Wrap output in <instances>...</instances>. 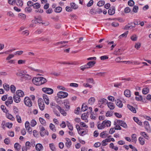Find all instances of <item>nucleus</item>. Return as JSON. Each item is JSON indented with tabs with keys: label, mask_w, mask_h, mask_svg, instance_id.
<instances>
[{
	"label": "nucleus",
	"mask_w": 151,
	"mask_h": 151,
	"mask_svg": "<svg viewBox=\"0 0 151 151\" xmlns=\"http://www.w3.org/2000/svg\"><path fill=\"white\" fill-rule=\"evenodd\" d=\"M33 83L37 86H40L47 82V80L45 78L41 77L34 78L32 80Z\"/></svg>",
	"instance_id": "obj_1"
},
{
	"label": "nucleus",
	"mask_w": 151,
	"mask_h": 151,
	"mask_svg": "<svg viewBox=\"0 0 151 151\" xmlns=\"http://www.w3.org/2000/svg\"><path fill=\"white\" fill-rule=\"evenodd\" d=\"M57 95L59 98L63 99L67 97L68 96V94L67 92L60 91L57 93Z\"/></svg>",
	"instance_id": "obj_2"
},
{
	"label": "nucleus",
	"mask_w": 151,
	"mask_h": 151,
	"mask_svg": "<svg viewBox=\"0 0 151 151\" xmlns=\"http://www.w3.org/2000/svg\"><path fill=\"white\" fill-rule=\"evenodd\" d=\"M24 102L25 105L29 107L32 105V102L31 99L28 97H25L24 100Z\"/></svg>",
	"instance_id": "obj_3"
},
{
	"label": "nucleus",
	"mask_w": 151,
	"mask_h": 151,
	"mask_svg": "<svg viewBox=\"0 0 151 151\" xmlns=\"http://www.w3.org/2000/svg\"><path fill=\"white\" fill-rule=\"evenodd\" d=\"M42 90L44 93L49 94H51L53 92V90L49 88H42Z\"/></svg>",
	"instance_id": "obj_4"
},
{
	"label": "nucleus",
	"mask_w": 151,
	"mask_h": 151,
	"mask_svg": "<svg viewBox=\"0 0 151 151\" xmlns=\"http://www.w3.org/2000/svg\"><path fill=\"white\" fill-rule=\"evenodd\" d=\"M38 104L40 109L43 111L45 109V104L43 100L40 98L38 100Z\"/></svg>",
	"instance_id": "obj_5"
},
{
	"label": "nucleus",
	"mask_w": 151,
	"mask_h": 151,
	"mask_svg": "<svg viewBox=\"0 0 151 151\" xmlns=\"http://www.w3.org/2000/svg\"><path fill=\"white\" fill-rule=\"evenodd\" d=\"M144 127L148 132H150V128L149 122L147 121H145L144 122Z\"/></svg>",
	"instance_id": "obj_6"
},
{
	"label": "nucleus",
	"mask_w": 151,
	"mask_h": 151,
	"mask_svg": "<svg viewBox=\"0 0 151 151\" xmlns=\"http://www.w3.org/2000/svg\"><path fill=\"white\" fill-rule=\"evenodd\" d=\"M117 123H118L122 127L125 128H126L127 127V125L126 123L122 120H117Z\"/></svg>",
	"instance_id": "obj_7"
},
{
	"label": "nucleus",
	"mask_w": 151,
	"mask_h": 151,
	"mask_svg": "<svg viewBox=\"0 0 151 151\" xmlns=\"http://www.w3.org/2000/svg\"><path fill=\"white\" fill-rule=\"evenodd\" d=\"M18 96L21 97H23L24 96V93L21 90H18L16 91V94Z\"/></svg>",
	"instance_id": "obj_8"
},
{
	"label": "nucleus",
	"mask_w": 151,
	"mask_h": 151,
	"mask_svg": "<svg viewBox=\"0 0 151 151\" xmlns=\"http://www.w3.org/2000/svg\"><path fill=\"white\" fill-rule=\"evenodd\" d=\"M35 148L37 151H40L42 150L43 147L41 144L38 143L36 145Z\"/></svg>",
	"instance_id": "obj_9"
},
{
	"label": "nucleus",
	"mask_w": 151,
	"mask_h": 151,
	"mask_svg": "<svg viewBox=\"0 0 151 151\" xmlns=\"http://www.w3.org/2000/svg\"><path fill=\"white\" fill-rule=\"evenodd\" d=\"M13 98L14 101L16 103H19L21 101L20 97L17 95H14Z\"/></svg>",
	"instance_id": "obj_10"
},
{
	"label": "nucleus",
	"mask_w": 151,
	"mask_h": 151,
	"mask_svg": "<svg viewBox=\"0 0 151 151\" xmlns=\"http://www.w3.org/2000/svg\"><path fill=\"white\" fill-rule=\"evenodd\" d=\"M104 122V121H103L102 123L98 124L97 127L99 129H103L106 127Z\"/></svg>",
	"instance_id": "obj_11"
},
{
	"label": "nucleus",
	"mask_w": 151,
	"mask_h": 151,
	"mask_svg": "<svg viewBox=\"0 0 151 151\" xmlns=\"http://www.w3.org/2000/svg\"><path fill=\"white\" fill-rule=\"evenodd\" d=\"M57 108L60 111V113L64 116H65L66 115V113L64 109H62L61 108L60 106H58Z\"/></svg>",
	"instance_id": "obj_12"
},
{
	"label": "nucleus",
	"mask_w": 151,
	"mask_h": 151,
	"mask_svg": "<svg viewBox=\"0 0 151 151\" xmlns=\"http://www.w3.org/2000/svg\"><path fill=\"white\" fill-rule=\"evenodd\" d=\"M65 140L66 141V142L65 143V145L68 148H69L71 145V142L68 138H66Z\"/></svg>",
	"instance_id": "obj_13"
},
{
	"label": "nucleus",
	"mask_w": 151,
	"mask_h": 151,
	"mask_svg": "<svg viewBox=\"0 0 151 151\" xmlns=\"http://www.w3.org/2000/svg\"><path fill=\"white\" fill-rule=\"evenodd\" d=\"M116 105L119 108H122L123 106V104L122 101L119 99L115 100Z\"/></svg>",
	"instance_id": "obj_14"
},
{
	"label": "nucleus",
	"mask_w": 151,
	"mask_h": 151,
	"mask_svg": "<svg viewBox=\"0 0 151 151\" xmlns=\"http://www.w3.org/2000/svg\"><path fill=\"white\" fill-rule=\"evenodd\" d=\"M115 8L114 7H112L109 9L108 11V13L110 15H112L115 13Z\"/></svg>",
	"instance_id": "obj_15"
},
{
	"label": "nucleus",
	"mask_w": 151,
	"mask_h": 151,
	"mask_svg": "<svg viewBox=\"0 0 151 151\" xmlns=\"http://www.w3.org/2000/svg\"><path fill=\"white\" fill-rule=\"evenodd\" d=\"M106 103V104L108 103L107 100L103 98L99 99L98 101V104L100 105Z\"/></svg>",
	"instance_id": "obj_16"
},
{
	"label": "nucleus",
	"mask_w": 151,
	"mask_h": 151,
	"mask_svg": "<svg viewBox=\"0 0 151 151\" xmlns=\"http://www.w3.org/2000/svg\"><path fill=\"white\" fill-rule=\"evenodd\" d=\"M124 95L127 97H129L131 96V91L127 89L124 92Z\"/></svg>",
	"instance_id": "obj_17"
},
{
	"label": "nucleus",
	"mask_w": 151,
	"mask_h": 151,
	"mask_svg": "<svg viewBox=\"0 0 151 151\" xmlns=\"http://www.w3.org/2000/svg\"><path fill=\"white\" fill-rule=\"evenodd\" d=\"M107 106L111 110H113L115 108V106L114 104L111 102H109V103H107Z\"/></svg>",
	"instance_id": "obj_18"
},
{
	"label": "nucleus",
	"mask_w": 151,
	"mask_h": 151,
	"mask_svg": "<svg viewBox=\"0 0 151 151\" xmlns=\"http://www.w3.org/2000/svg\"><path fill=\"white\" fill-rule=\"evenodd\" d=\"M96 63V62L95 61H92L89 62L87 63L89 68L93 67L94 65Z\"/></svg>",
	"instance_id": "obj_19"
},
{
	"label": "nucleus",
	"mask_w": 151,
	"mask_h": 151,
	"mask_svg": "<svg viewBox=\"0 0 151 151\" xmlns=\"http://www.w3.org/2000/svg\"><path fill=\"white\" fill-rule=\"evenodd\" d=\"M133 119L134 121L139 125L141 126L142 125V122L141 121H140L138 118L136 117H134Z\"/></svg>",
	"instance_id": "obj_20"
},
{
	"label": "nucleus",
	"mask_w": 151,
	"mask_h": 151,
	"mask_svg": "<svg viewBox=\"0 0 151 151\" xmlns=\"http://www.w3.org/2000/svg\"><path fill=\"white\" fill-rule=\"evenodd\" d=\"M127 107L133 113H136V111L135 108L134 107L132 106L129 105H128Z\"/></svg>",
	"instance_id": "obj_21"
},
{
	"label": "nucleus",
	"mask_w": 151,
	"mask_h": 151,
	"mask_svg": "<svg viewBox=\"0 0 151 151\" xmlns=\"http://www.w3.org/2000/svg\"><path fill=\"white\" fill-rule=\"evenodd\" d=\"M16 3L18 6L22 7L23 5V1L22 0H16Z\"/></svg>",
	"instance_id": "obj_22"
},
{
	"label": "nucleus",
	"mask_w": 151,
	"mask_h": 151,
	"mask_svg": "<svg viewBox=\"0 0 151 151\" xmlns=\"http://www.w3.org/2000/svg\"><path fill=\"white\" fill-rule=\"evenodd\" d=\"M135 27V25H130L129 24H127L125 26L124 28V29H132L134 28Z\"/></svg>",
	"instance_id": "obj_23"
},
{
	"label": "nucleus",
	"mask_w": 151,
	"mask_h": 151,
	"mask_svg": "<svg viewBox=\"0 0 151 151\" xmlns=\"http://www.w3.org/2000/svg\"><path fill=\"white\" fill-rule=\"evenodd\" d=\"M6 117L9 119L12 120H13L14 119V118L12 115L10 114L8 112L6 113Z\"/></svg>",
	"instance_id": "obj_24"
},
{
	"label": "nucleus",
	"mask_w": 151,
	"mask_h": 151,
	"mask_svg": "<svg viewBox=\"0 0 151 151\" xmlns=\"http://www.w3.org/2000/svg\"><path fill=\"white\" fill-rule=\"evenodd\" d=\"M131 137L132 139V142L135 143L137 140L136 134H132Z\"/></svg>",
	"instance_id": "obj_25"
},
{
	"label": "nucleus",
	"mask_w": 151,
	"mask_h": 151,
	"mask_svg": "<svg viewBox=\"0 0 151 151\" xmlns=\"http://www.w3.org/2000/svg\"><path fill=\"white\" fill-rule=\"evenodd\" d=\"M149 89L148 88H145L142 90V92L144 94H146L149 92Z\"/></svg>",
	"instance_id": "obj_26"
},
{
	"label": "nucleus",
	"mask_w": 151,
	"mask_h": 151,
	"mask_svg": "<svg viewBox=\"0 0 151 151\" xmlns=\"http://www.w3.org/2000/svg\"><path fill=\"white\" fill-rule=\"evenodd\" d=\"M14 147L16 150L19 151L20 150L21 146L19 143H16L14 144Z\"/></svg>",
	"instance_id": "obj_27"
},
{
	"label": "nucleus",
	"mask_w": 151,
	"mask_h": 151,
	"mask_svg": "<svg viewBox=\"0 0 151 151\" xmlns=\"http://www.w3.org/2000/svg\"><path fill=\"white\" fill-rule=\"evenodd\" d=\"M109 147L111 148L112 149H114L116 151H117L118 150V147H115L114 146V144L113 143H111L109 145Z\"/></svg>",
	"instance_id": "obj_28"
},
{
	"label": "nucleus",
	"mask_w": 151,
	"mask_h": 151,
	"mask_svg": "<svg viewBox=\"0 0 151 151\" xmlns=\"http://www.w3.org/2000/svg\"><path fill=\"white\" fill-rule=\"evenodd\" d=\"M111 141L110 139H106L104 140H103L102 143V145L104 146H106V145L107 144V142H109Z\"/></svg>",
	"instance_id": "obj_29"
},
{
	"label": "nucleus",
	"mask_w": 151,
	"mask_h": 151,
	"mask_svg": "<svg viewBox=\"0 0 151 151\" xmlns=\"http://www.w3.org/2000/svg\"><path fill=\"white\" fill-rule=\"evenodd\" d=\"M95 101V98L94 97H91L88 100V103L89 104L92 105L93 104Z\"/></svg>",
	"instance_id": "obj_30"
},
{
	"label": "nucleus",
	"mask_w": 151,
	"mask_h": 151,
	"mask_svg": "<svg viewBox=\"0 0 151 151\" xmlns=\"http://www.w3.org/2000/svg\"><path fill=\"white\" fill-rule=\"evenodd\" d=\"M1 108L3 111V112L6 113L9 112V110L7 109L5 106L3 105H1Z\"/></svg>",
	"instance_id": "obj_31"
},
{
	"label": "nucleus",
	"mask_w": 151,
	"mask_h": 151,
	"mask_svg": "<svg viewBox=\"0 0 151 151\" xmlns=\"http://www.w3.org/2000/svg\"><path fill=\"white\" fill-rule=\"evenodd\" d=\"M139 143L141 145H143L145 143V139L142 137H140L139 138Z\"/></svg>",
	"instance_id": "obj_32"
},
{
	"label": "nucleus",
	"mask_w": 151,
	"mask_h": 151,
	"mask_svg": "<svg viewBox=\"0 0 151 151\" xmlns=\"http://www.w3.org/2000/svg\"><path fill=\"white\" fill-rule=\"evenodd\" d=\"M106 131H105L102 132L100 134V136L102 138H105L108 135V134H106Z\"/></svg>",
	"instance_id": "obj_33"
},
{
	"label": "nucleus",
	"mask_w": 151,
	"mask_h": 151,
	"mask_svg": "<svg viewBox=\"0 0 151 151\" xmlns=\"http://www.w3.org/2000/svg\"><path fill=\"white\" fill-rule=\"evenodd\" d=\"M40 133L41 136L42 137L44 136L45 134L48 135L49 134L47 130L45 131V132H40Z\"/></svg>",
	"instance_id": "obj_34"
},
{
	"label": "nucleus",
	"mask_w": 151,
	"mask_h": 151,
	"mask_svg": "<svg viewBox=\"0 0 151 151\" xmlns=\"http://www.w3.org/2000/svg\"><path fill=\"white\" fill-rule=\"evenodd\" d=\"M130 39L133 41H136L137 40V37L136 35L134 34L131 36Z\"/></svg>",
	"instance_id": "obj_35"
},
{
	"label": "nucleus",
	"mask_w": 151,
	"mask_h": 151,
	"mask_svg": "<svg viewBox=\"0 0 151 151\" xmlns=\"http://www.w3.org/2000/svg\"><path fill=\"white\" fill-rule=\"evenodd\" d=\"M105 3V1L104 0L100 1L98 2L97 5L99 6H101L104 5Z\"/></svg>",
	"instance_id": "obj_36"
},
{
	"label": "nucleus",
	"mask_w": 151,
	"mask_h": 151,
	"mask_svg": "<svg viewBox=\"0 0 151 151\" xmlns=\"http://www.w3.org/2000/svg\"><path fill=\"white\" fill-rule=\"evenodd\" d=\"M88 109V107L84 104H83L82 106L81 110L83 111H85Z\"/></svg>",
	"instance_id": "obj_37"
},
{
	"label": "nucleus",
	"mask_w": 151,
	"mask_h": 151,
	"mask_svg": "<svg viewBox=\"0 0 151 151\" xmlns=\"http://www.w3.org/2000/svg\"><path fill=\"white\" fill-rule=\"evenodd\" d=\"M64 104L65 106L66 109H69L70 107L69 103L67 101L64 102Z\"/></svg>",
	"instance_id": "obj_38"
},
{
	"label": "nucleus",
	"mask_w": 151,
	"mask_h": 151,
	"mask_svg": "<svg viewBox=\"0 0 151 151\" xmlns=\"http://www.w3.org/2000/svg\"><path fill=\"white\" fill-rule=\"evenodd\" d=\"M70 5L72 8L74 9H77L78 8L77 5L75 4V3H72L70 4Z\"/></svg>",
	"instance_id": "obj_39"
},
{
	"label": "nucleus",
	"mask_w": 151,
	"mask_h": 151,
	"mask_svg": "<svg viewBox=\"0 0 151 151\" xmlns=\"http://www.w3.org/2000/svg\"><path fill=\"white\" fill-rule=\"evenodd\" d=\"M140 134L143 136V137L145 139H148L149 138V137L147 135V134L145 132H141L140 133Z\"/></svg>",
	"instance_id": "obj_40"
},
{
	"label": "nucleus",
	"mask_w": 151,
	"mask_h": 151,
	"mask_svg": "<svg viewBox=\"0 0 151 151\" xmlns=\"http://www.w3.org/2000/svg\"><path fill=\"white\" fill-rule=\"evenodd\" d=\"M62 10V8L60 6H58L56 7L55 9V12L57 13H60L61 12Z\"/></svg>",
	"instance_id": "obj_41"
},
{
	"label": "nucleus",
	"mask_w": 151,
	"mask_h": 151,
	"mask_svg": "<svg viewBox=\"0 0 151 151\" xmlns=\"http://www.w3.org/2000/svg\"><path fill=\"white\" fill-rule=\"evenodd\" d=\"M128 31H127L126 32H125L124 33L120 35L119 37V39H121L123 37H126L127 36V35L128 34Z\"/></svg>",
	"instance_id": "obj_42"
},
{
	"label": "nucleus",
	"mask_w": 151,
	"mask_h": 151,
	"mask_svg": "<svg viewBox=\"0 0 151 151\" xmlns=\"http://www.w3.org/2000/svg\"><path fill=\"white\" fill-rule=\"evenodd\" d=\"M67 126L69 129L70 131H72L73 129V127L72 125L68 122H67Z\"/></svg>",
	"instance_id": "obj_43"
},
{
	"label": "nucleus",
	"mask_w": 151,
	"mask_h": 151,
	"mask_svg": "<svg viewBox=\"0 0 151 151\" xmlns=\"http://www.w3.org/2000/svg\"><path fill=\"white\" fill-rule=\"evenodd\" d=\"M4 89L6 91H8L9 89V85L6 83H5L3 85Z\"/></svg>",
	"instance_id": "obj_44"
},
{
	"label": "nucleus",
	"mask_w": 151,
	"mask_h": 151,
	"mask_svg": "<svg viewBox=\"0 0 151 151\" xmlns=\"http://www.w3.org/2000/svg\"><path fill=\"white\" fill-rule=\"evenodd\" d=\"M86 82L87 83H93L94 84V83H93L94 81L93 79L92 78H87L86 79Z\"/></svg>",
	"instance_id": "obj_45"
},
{
	"label": "nucleus",
	"mask_w": 151,
	"mask_h": 151,
	"mask_svg": "<svg viewBox=\"0 0 151 151\" xmlns=\"http://www.w3.org/2000/svg\"><path fill=\"white\" fill-rule=\"evenodd\" d=\"M49 146L50 149L52 151H56V149L53 144H50Z\"/></svg>",
	"instance_id": "obj_46"
},
{
	"label": "nucleus",
	"mask_w": 151,
	"mask_h": 151,
	"mask_svg": "<svg viewBox=\"0 0 151 151\" xmlns=\"http://www.w3.org/2000/svg\"><path fill=\"white\" fill-rule=\"evenodd\" d=\"M39 120L40 123L43 125H45L46 124V121L43 118L40 117L39 119Z\"/></svg>",
	"instance_id": "obj_47"
},
{
	"label": "nucleus",
	"mask_w": 151,
	"mask_h": 151,
	"mask_svg": "<svg viewBox=\"0 0 151 151\" xmlns=\"http://www.w3.org/2000/svg\"><path fill=\"white\" fill-rule=\"evenodd\" d=\"M40 7V5L39 3H35L33 7L35 9H38Z\"/></svg>",
	"instance_id": "obj_48"
},
{
	"label": "nucleus",
	"mask_w": 151,
	"mask_h": 151,
	"mask_svg": "<svg viewBox=\"0 0 151 151\" xmlns=\"http://www.w3.org/2000/svg\"><path fill=\"white\" fill-rule=\"evenodd\" d=\"M138 9L139 8L136 5L134 6L132 9V11L136 13L137 12Z\"/></svg>",
	"instance_id": "obj_49"
},
{
	"label": "nucleus",
	"mask_w": 151,
	"mask_h": 151,
	"mask_svg": "<svg viewBox=\"0 0 151 151\" xmlns=\"http://www.w3.org/2000/svg\"><path fill=\"white\" fill-rule=\"evenodd\" d=\"M106 126L107 127H110L111 126V122L109 120L106 121V120L104 121Z\"/></svg>",
	"instance_id": "obj_50"
},
{
	"label": "nucleus",
	"mask_w": 151,
	"mask_h": 151,
	"mask_svg": "<svg viewBox=\"0 0 151 151\" xmlns=\"http://www.w3.org/2000/svg\"><path fill=\"white\" fill-rule=\"evenodd\" d=\"M121 51V50L119 49H118L117 50H116L114 52V54L116 55H121V53L119 54L118 52H120Z\"/></svg>",
	"instance_id": "obj_51"
},
{
	"label": "nucleus",
	"mask_w": 151,
	"mask_h": 151,
	"mask_svg": "<svg viewBox=\"0 0 151 151\" xmlns=\"http://www.w3.org/2000/svg\"><path fill=\"white\" fill-rule=\"evenodd\" d=\"M10 90L12 93L15 92L16 90V87L13 85H12L10 86Z\"/></svg>",
	"instance_id": "obj_52"
},
{
	"label": "nucleus",
	"mask_w": 151,
	"mask_h": 151,
	"mask_svg": "<svg viewBox=\"0 0 151 151\" xmlns=\"http://www.w3.org/2000/svg\"><path fill=\"white\" fill-rule=\"evenodd\" d=\"M128 4L130 6H132L134 4V2L133 0H130L128 1Z\"/></svg>",
	"instance_id": "obj_53"
},
{
	"label": "nucleus",
	"mask_w": 151,
	"mask_h": 151,
	"mask_svg": "<svg viewBox=\"0 0 151 151\" xmlns=\"http://www.w3.org/2000/svg\"><path fill=\"white\" fill-rule=\"evenodd\" d=\"M31 126L34 127L37 124V122L35 120L32 119L31 121Z\"/></svg>",
	"instance_id": "obj_54"
},
{
	"label": "nucleus",
	"mask_w": 151,
	"mask_h": 151,
	"mask_svg": "<svg viewBox=\"0 0 151 151\" xmlns=\"http://www.w3.org/2000/svg\"><path fill=\"white\" fill-rule=\"evenodd\" d=\"M32 10L30 7H27L25 9V11L26 12L30 13L32 12Z\"/></svg>",
	"instance_id": "obj_55"
},
{
	"label": "nucleus",
	"mask_w": 151,
	"mask_h": 151,
	"mask_svg": "<svg viewBox=\"0 0 151 151\" xmlns=\"http://www.w3.org/2000/svg\"><path fill=\"white\" fill-rule=\"evenodd\" d=\"M23 77L27 79H30L31 78V76L27 74H24L23 75Z\"/></svg>",
	"instance_id": "obj_56"
},
{
	"label": "nucleus",
	"mask_w": 151,
	"mask_h": 151,
	"mask_svg": "<svg viewBox=\"0 0 151 151\" xmlns=\"http://www.w3.org/2000/svg\"><path fill=\"white\" fill-rule=\"evenodd\" d=\"M34 3L31 1H29L27 3V5L28 6H34Z\"/></svg>",
	"instance_id": "obj_57"
},
{
	"label": "nucleus",
	"mask_w": 151,
	"mask_h": 151,
	"mask_svg": "<svg viewBox=\"0 0 151 151\" xmlns=\"http://www.w3.org/2000/svg\"><path fill=\"white\" fill-rule=\"evenodd\" d=\"M18 16L23 19H25L26 17L25 15L23 13H19L18 14Z\"/></svg>",
	"instance_id": "obj_58"
},
{
	"label": "nucleus",
	"mask_w": 151,
	"mask_h": 151,
	"mask_svg": "<svg viewBox=\"0 0 151 151\" xmlns=\"http://www.w3.org/2000/svg\"><path fill=\"white\" fill-rule=\"evenodd\" d=\"M111 25L112 27H117L119 26V24L118 23L116 22H114L111 23Z\"/></svg>",
	"instance_id": "obj_59"
},
{
	"label": "nucleus",
	"mask_w": 151,
	"mask_h": 151,
	"mask_svg": "<svg viewBox=\"0 0 151 151\" xmlns=\"http://www.w3.org/2000/svg\"><path fill=\"white\" fill-rule=\"evenodd\" d=\"M26 147H27V148L28 149H29L30 147L31 146L30 145V142L27 141L25 143Z\"/></svg>",
	"instance_id": "obj_60"
},
{
	"label": "nucleus",
	"mask_w": 151,
	"mask_h": 151,
	"mask_svg": "<svg viewBox=\"0 0 151 151\" xmlns=\"http://www.w3.org/2000/svg\"><path fill=\"white\" fill-rule=\"evenodd\" d=\"M16 118L17 121L19 123H20L22 122V120L20 116L18 115H16Z\"/></svg>",
	"instance_id": "obj_61"
},
{
	"label": "nucleus",
	"mask_w": 151,
	"mask_h": 151,
	"mask_svg": "<svg viewBox=\"0 0 151 151\" xmlns=\"http://www.w3.org/2000/svg\"><path fill=\"white\" fill-rule=\"evenodd\" d=\"M14 57V55L12 54H10L9 56L6 58V60H9L10 59Z\"/></svg>",
	"instance_id": "obj_62"
},
{
	"label": "nucleus",
	"mask_w": 151,
	"mask_h": 151,
	"mask_svg": "<svg viewBox=\"0 0 151 151\" xmlns=\"http://www.w3.org/2000/svg\"><path fill=\"white\" fill-rule=\"evenodd\" d=\"M50 128L52 131L55 130V131L56 130L54 129L55 128V125L52 124V123H50Z\"/></svg>",
	"instance_id": "obj_63"
},
{
	"label": "nucleus",
	"mask_w": 151,
	"mask_h": 151,
	"mask_svg": "<svg viewBox=\"0 0 151 151\" xmlns=\"http://www.w3.org/2000/svg\"><path fill=\"white\" fill-rule=\"evenodd\" d=\"M140 46L141 44L140 43L138 42L135 44L134 47L137 50H138L140 47Z\"/></svg>",
	"instance_id": "obj_64"
}]
</instances>
